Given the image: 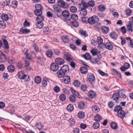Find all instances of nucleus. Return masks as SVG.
Masks as SVG:
<instances>
[{
  "label": "nucleus",
  "mask_w": 133,
  "mask_h": 133,
  "mask_svg": "<svg viewBox=\"0 0 133 133\" xmlns=\"http://www.w3.org/2000/svg\"><path fill=\"white\" fill-rule=\"evenodd\" d=\"M98 17L96 15H94L88 19V22L91 25H93L96 22H98L99 21Z\"/></svg>",
  "instance_id": "nucleus-1"
},
{
  "label": "nucleus",
  "mask_w": 133,
  "mask_h": 133,
  "mask_svg": "<svg viewBox=\"0 0 133 133\" xmlns=\"http://www.w3.org/2000/svg\"><path fill=\"white\" fill-rule=\"evenodd\" d=\"M36 10L34 11V14L36 13L39 14H42V10L43 9L42 6L40 4H38L36 5L35 6Z\"/></svg>",
  "instance_id": "nucleus-2"
},
{
  "label": "nucleus",
  "mask_w": 133,
  "mask_h": 133,
  "mask_svg": "<svg viewBox=\"0 0 133 133\" xmlns=\"http://www.w3.org/2000/svg\"><path fill=\"white\" fill-rule=\"evenodd\" d=\"M54 10L56 12L57 14L58 17H59V16L58 14H60L61 12V8L60 6L55 5L53 6Z\"/></svg>",
  "instance_id": "nucleus-3"
},
{
  "label": "nucleus",
  "mask_w": 133,
  "mask_h": 133,
  "mask_svg": "<svg viewBox=\"0 0 133 133\" xmlns=\"http://www.w3.org/2000/svg\"><path fill=\"white\" fill-rule=\"evenodd\" d=\"M59 68V66L56 63H52L50 66V69L53 71H57Z\"/></svg>",
  "instance_id": "nucleus-4"
},
{
  "label": "nucleus",
  "mask_w": 133,
  "mask_h": 133,
  "mask_svg": "<svg viewBox=\"0 0 133 133\" xmlns=\"http://www.w3.org/2000/svg\"><path fill=\"white\" fill-rule=\"evenodd\" d=\"M66 73L61 69L58 70L57 72V75L59 78H62L64 77Z\"/></svg>",
  "instance_id": "nucleus-5"
},
{
  "label": "nucleus",
  "mask_w": 133,
  "mask_h": 133,
  "mask_svg": "<svg viewBox=\"0 0 133 133\" xmlns=\"http://www.w3.org/2000/svg\"><path fill=\"white\" fill-rule=\"evenodd\" d=\"M125 113L124 111L122 110L119 111L117 112V115L118 117L121 118L122 119H123L125 117Z\"/></svg>",
  "instance_id": "nucleus-6"
},
{
  "label": "nucleus",
  "mask_w": 133,
  "mask_h": 133,
  "mask_svg": "<svg viewBox=\"0 0 133 133\" xmlns=\"http://www.w3.org/2000/svg\"><path fill=\"white\" fill-rule=\"evenodd\" d=\"M119 91L118 92L114 93L112 96V98L114 100L117 101L119 99Z\"/></svg>",
  "instance_id": "nucleus-7"
},
{
  "label": "nucleus",
  "mask_w": 133,
  "mask_h": 133,
  "mask_svg": "<svg viewBox=\"0 0 133 133\" xmlns=\"http://www.w3.org/2000/svg\"><path fill=\"white\" fill-rule=\"evenodd\" d=\"M42 14H39L36 13L35 14L37 16V22H42L44 20V17L41 15Z\"/></svg>",
  "instance_id": "nucleus-8"
},
{
  "label": "nucleus",
  "mask_w": 133,
  "mask_h": 133,
  "mask_svg": "<svg viewBox=\"0 0 133 133\" xmlns=\"http://www.w3.org/2000/svg\"><path fill=\"white\" fill-rule=\"evenodd\" d=\"M56 63L58 65H62L64 63V61L63 59L60 58H56L55 60Z\"/></svg>",
  "instance_id": "nucleus-9"
},
{
  "label": "nucleus",
  "mask_w": 133,
  "mask_h": 133,
  "mask_svg": "<svg viewBox=\"0 0 133 133\" xmlns=\"http://www.w3.org/2000/svg\"><path fill=\"white\" fill-rule=\"evenodd\" d=\"M3 42L4 43V46L3 47V48L4 50H7L9 48V45L8 42L6 39H3Z\"/></svg>",
  "instance_id": "nucleus-10"
},
{
  "label": "nucleus",
  "mask_w": 133,
  "mask_h": 133,
  "mask_svg": "<svg viewBox=\"0 0 133 133\" xmlns=\"http://www.w3.org/2000/svg\"><path fill=\"white\" fill-rule=\"evenodd\" d=\"M80 15L81 16H86L87 14V11L84 8H81L79 11Z\"/></svg>",
  "instance_id": "nucleus-11"
},
{
  "label": "nucleus",
  "mask_w": 133,
  "mask_h": 133,
  "mask_svg": "<svg viewBox=\"0 0 133 133\" xmlns=\"http://www.w3.org/2000/svg\"><path fill=\"white\" fill-rule=\"evenodd\" d=\"M70 78L68 76H66L63 77L62 80V81L65 84H68L70 81Z\"/></svg>",
  "instance_id": "nucleus-12"
},
{
  "label": "nucleus",
  "mask_w": 133,
  "mask_h": 133,
  "mask_svg": "<svg viewBox=\"0 0 133 133\" xmlns=\"http://www.w3.org/2000/svg\"><path fill=\"white\" fill-rule=\"evenodd\" d=\"M66 73L67 72H68L69 71V66L67 65H64L61 67V69Z\"/></svg>",
  "instance_id": "nucleus-13"
},
{
  "label": "nucleus",
  "mask_w": 133,
  "mask_h": 133,
  "mask_svg": "<svg viewBox=\"0 0 133 133\" xmlns=\"http://www.w3.org/2000/svg\"><path fill=\"white\" fill-rule=\"evenodd\" d=\"M63 16L65 18H67L69 16V11L64 10L62 13Z\"/></svg>",
  "instance_id": "nucleus-14"
},
{
  "label": "nucleus",
  "mask_w": 133,
  "mask_h": 133,
  "mask_svg": "<svg viewBox=\"0 0 133 133\" xmlns=\"http://www.w3.org/2000/svg\"><path fill=\"white\" fill-rule=\"evenodd\" d=\"M63 41L65 43H69V39L68 36H64L61 37Z\"/></svg>",
  "instance_id": "nucleus-15"
},
{
  "label": "nucleus",
  "mask_w": 133,
  "mask_h": 133,
  "mask_svg": "<svg viewBox=\"0 0 133 133\" xmlns=\"http://www.w3.org/2000/svg\"><path fill=\"white\" fill-rule=\"evenodd\" d=\"M53 54L52 51L50 50H48L46 52V55L48 57L51 58L52 57Z\"/></svg>",
  "instance_id": "nucleus-16"
},
{
  "label": "nucleus",
  "mask_w": 133,
  "mask_h": 133,
  "mask_svg": "<svg viewBox=\"0 0 133 133\" xmlns=\"http://www.w3.org/2000/svg\"><path fill=\"white\" fill-rule=\"evenodd\" d=\"M88 79L89 81L90 82H93L94 80L95 77L93 74L90 73L88 75Z\"/></svg>",
  "instance_id": "nucleus-17"
},
{
  "label": "nucleus",
  "mask_w": 133,
  "mask_h": 133,
  "mask_svg": "<svg viewBox=\"0 0 133 133\" xmlns=\"http://www.w3.org/2000/svg\"><path fill=\"white\" fill-rule=\"evenodd\" d=\"M88 95L90 98H93L95 97L96 93L95 92L93 91H91L89 92Z\"/></svg>",
  "instance_id": "nucleus-18"
},
{
  "label": "nucleus",
  "mask_w": 133,
  "mask_h": 133,
  "mask_svg": "<svg viewBox=\"0 0 133 133\" xmlns=\"http://www.w3.org/2000/svg\"><path fill=\"white\" fill-rule=\"evenodd\" d=\"M99 51L97 50V49H93L91 51V53L94 56L99 55Z\"/></svg>",
  "instance_id": "nucleus-19"
},
{
  "label": "nucleus",
  "mask_w": 133,
  "mask_h": 133,
  "mask_svg": "<svg viewBox=\"0 0 133 133\" xmlns=\"http://www.w3.org/2000/svg\"><path fill=\"white\" fill-rule=\"evenodd\" d=\"M105 47L107 49L110 50L112 49L113 46L110 43H107L105 44Z\"/></svg>",
  "instance_id": "nucleus-20"
},
{
  "label": "nucleus",
  "mask_w": 133,
  "mask_h": 133,
  "mask_svg": "<svg viewBox=\"0 0 133 133\" xmlns=\"http://www.w3.org/2000/svg\"><path fill=\"white\" fill-rule=\"evenodd\" d=\"M92 111L95 113L98 112L99 111V108L96 105L92 106Z\"/></svg>",
  "instance_id": "nucleus-21"
},
{
  "label": "nucleus",
  "mask_w": 133,
  "mask_h": 133,
  "mask_svg": "<svg viewBox=\"0 0 133 133\" xmlns=\"http://www.w3.org/2000/svg\"><path fill=\"white\" fill-rule=\"evenodd\" d=\"M64 55L65 57H66L67 60L68 61L70 62L71 61H72V58L71 57V56L70 54L66 52L65 53Z\"/></svg>",
  "instance_id": "nucleus-22"
},
{
  "label": "nucleus",
  "mask_w": 133,
  "mask_h": 133,
  "mask_svg": "<svg viewBox=\"0 0 133 133\" xmlns=\"http://www.w3.org/2000/svg\"><path fill=\"white\" fill-rule=\"evenodd\" d=\"M6 57L5 55L3 54V55H0V62H4L6 60Z\"/></svg>",
  "instance_id": "nucleus-23"
},
{
  "label": "nucleus",
  "mask_w": 133,
  "mask_h": 133,
  "mask_svg": "<svg viewBox=\"0 0 133 133\" xmlns=\"http://www.w3.org/2000/svg\"><path fill=\"white\" fill-rule=\"evenodd\" d=\"M25 75L23 71H21L18 72V76L19 78L22 79Z\"/></svg>",
  "instance_id": "nucleus-24"
},
{
  "label": "nucleus",
  "mask_w": 133,
  "mask_h": 133,
  "mask_svg": "<svg viewBox=\"0 0 133 133\" xmlns=\"http://www.w3.org/2000/svg\"><path fill=\"white\" fill-rule=\"evenodd\" d=\"M15 69V67L12 65H10L8 66V70L9 72H12Z\"/></svg>",
  "instance_id": "nucleus-25"
},
{
  "label": "nucleus",
  "mask_w": 133,
  "mask_h": 133,
  "mask_svg": "<svg viewBox=\"0 0 133 133\" xmlns=\"http://www.w3.org/2000/svg\"><path fill=\"white\" fill-rule=\"evenodd\" d=\"M74 109L73 106L72 104H69L67 107V109L68 111H69L70 112H71L73 111Z\"/></svg>",
  "instance_id": "nucleus-26"
},
{
  "label": "nucleus",
  "mask_w": 133,
  "mask_h": 133,
  "mask_svg": "<svg viewBox=\"0 0 133 133\" xmlns=\"http://www.w3.org/2000/svg\"><path fill=\"white\" fill-rule=\"evenodd\" d=\"M57 4L58 6H60L61 7H63L65 5V3L64 1L61 0H59Z\"/></svg>",
  "instance_id": "nucleus-27"
},
{
  "label": "nucleus",
  "mask_w": 133,
  "mask_h": 133,
  "mask_svg": "<svg viewBox=\"0 0 133 133\" xmlns=\"http://www.w3.org/2000/svg\"><path fill=\"white\" fill-rule=\"evenodd\" d=\"M110 36L111 38L114 39H116L118 36L114 32H113L111 33Z\"/></svg>",
  "instance_id": "nucleus-28"
},
{
  "label": "nucleus",
  "mask_w": 133,
  "mask_h": 133,
  "mask_svg": "<svg viewBox=\"0 0 133 133\" xmlns=\"http://www.w3.org/2000/svg\"><path fill=\"white\" fill-rule=\"evenodd\" d=\"M82 57L87 60H89L91 58V55L88 53H86L85 55H82Z\"/></svg>",
  "instance_id": "nucleus-29"
},
{
  "label": "nucleus",
  "mask_w": 133,
  "mask_h": 133,
  "mask_svg": "<svg viewBox=\"0 0 133 133\" xmlns=\"http://www.w3.org/2000/svg\"><path fill=\"white\" fill-rule=\"evenodd\" d=\"M20 31L23 33H26L30 32V30L25 27H22L20 30Z\"/></svg>",
  "instance_id": "nucleus-30"
},
{
  "label": "nucleus",
  "mask_w": 133,
  "mask_h": 133,
  "mask_svg": "<svg viewBox=\"0 0 133 133\" xmlns=\"http://www.w3.org/2000/svg\"><path fill=\"white\" fill-rule=\"evenodd\" d=\"M36 25L37 28L40 29L43 26V24L42 22H37V23H36Z\"/></svg>",
  "instance_id": "nucleus-31"
},
{
  "label": "nucleus",
  "mask_w": 133,
  "mask_h": 133,
  "mask_svg": "<svg viewBox=\"0 0 133 133\" xmlns=\"http://www.w3.org/2000/svg\"><path fill=\"white\" fill-rule=\"evenodd\" d=\"M17 2L15 0H13L12 2L11 6L15 8L17 7Z\"/></svg>",
  "instance_id": "nucleus-32"
},
{
  "label": "nucleus",
  "mask_w": 133,
  "mask_h": 133,
  "mask_svg": "<svg viewBox=\"0 0 133 133\" xmlns=\"http://www.w3.org/2000/svg\"><path fill=\"white\" fill-rule=\"evenodd\" d=\"M2 19L4 21H7L8 19V15L4 14H3L1 16Z\"/></svg>",
  "instance_id": "nucleus-33"
},
{
  "label": "nucleus",
  "mask_w": 133,
  "mask_h": 133,
  "mask_svg": "<svg viewBox=\"0 0 133 133\" xmlns=\"http://www.w3.org/2000/svg\"><path fill=\"white\" fill-rule=\"evenodd\" d=\"M98 9L99 11L103 12L105 10L106 8L104 5H101L99 6Z\"/></svg>",
  "instance_id": "nucleus-34"
},
{
  "label": "nucleus",
  "mask_w": 133,
  "mask_h": 133,
  "mask_svg": "<svg viewBox=\"0 0 133 133\" xmlns=\"http://www.w3.org/2000/svg\"><path fill=\"white\" fill-rule=\"evenodd\" d=\"M80 70L81 73L83 74H85L88 72V69L85 67H81L80 68Z\"/></svg>",
  "instance_id": "nucleus-35"
},
{
  "label": "nucleus",
  "mask_w": 133,
  "mask_h": 133,
  "mask_svg": "<svg viewBox=\"0 0 133 133\" xmlns=\"http://www.w3.org/2000/svg\"><path fill=\"white\" fill-rule=\"evenodd\" d=\"M35 126L36 128L39 130L43 127V125L41 123H37L36 124Z\"/></svg>",
  "instance_id": "nucleus-36"
},
{
  "label": "nucleus",
  "mask_w": 133,
  "mask_h": 133,
  "mask_svg": "<svg viewBox=\"0 0 133 133\" xmlns=\"http://www.w3.org/2000/svg\"><path fill=\"white\" fill-rule=\"evenodd\" d=\"M101 30L103 33L107 34L108 32L109 28L108 27L103 26L102 27Z\"/></svg>",
  "instance_id": "nucleus-37"
},
{
  "label": "nucleus",
  "mask_w": 133,
  "mask_h": 133,
  "mask_svg": "<svg viewBox=\"0 0 133 133\" xmlns=\"http://www.w3.org/2000/svg\"><path fill=\"white\" fill-rule=\"evenodd\" d=\"M41 77L39 76L36 77L35 79V81L38 84L41 82Z\"/></svg>",
  "instance_id": "nucleus-38"
},
{
  "label": "nucleus",
  "mask_w": 133,
  "mask_h": 133,
  "mask_svg": "<svg viewBox=\"0 0 133 133\" xmlns=\"http://www.w3.org/2000/svg\"><path fill=\"white\" fill-rule=\"evenodd\" d=\"M99 126V123L98 122H96L93 124V127L94 129H97Z\"/></svg>",
  "instance_id": "nucleus-39"
},
{
  "label": "nucleus",
  "mask_w": 133,
  "mask_h": 133,
  "mask_svg": "<svg viewBox=\"0 0 133 133\" xmlns=\"http://www.w3.org/2000/svg\"><path fill=\"white\" fill-rule=\"evenodd\" d=\"M78 117L81 119L84 118L85 116V114L83 112H80L78 114Z\"/></svg>",
  "instance_id": "nucleus-40"
},
{
  "label": "nucleus",
  "mask_w": 133,
  "mask_h": 133,
  "mask_svg": "<svg viewBox=\"0 0 133 133\" xmlns=\"http://www.w3.org/2000/svg\"><path fill=\"white\" fill-rule=\"evenodd\" d=\"M43 32L45 34H49V28L47 27H44L43 28Z\"/></svg>",
  "instance_id": "nucleus-41"
},
{
  "label": "nucleus",
  "mask_w": 133,
  "mask_h": 133,
  "mask_svg": "<svg viewBox=\"0 0 133 133\" xmlns=\"http://www.w3.org/2000/svg\"><path fill=\"white\" fill-rule=\"evenodd\" d=\"M85 106V104L82 102H79L78 104V107L80 109H83Z\"/></svg>",
  "instance_id": "nucleus-42"
},
{
  "label": "nucleus",
  "mask_w": 133,
  "mask_h": 133,
  "mask_svg": "<svg viewBox=\"0 0 133 133\" xmlns=\"http://www.w3.org/2000/svg\"><path fill=\"white\" fill-rule=\"evenodd\" d=\"M71 90L72 93L75 96L78 97L79 96V94L77 92L75 91L73 89L71 88Z\"/></svg>",
  "instance_id": "nucleus-43"
},
{
  "label": "nucleus",
  "mask_w": 133,
  "mask_h": 133,
  "mask_svg": "<svg viewBox=\"0 0 133 133\" xmlns=\"http://www.w3.org/2000/svg\"><path fill=\"white\" fill-rule=\"evenodd\" d=\"M126 14L127 16H130L132 13L131 10L129 8H127L125 10Z\"/></svg>",
  "instance_id": "nucleus-44"
},
{
  "label": "nucleus",
  "mask_w": 133,
  "mask_h": 133,
  "mask_svg": "<svg viewBox=\"0 0 133 133\" xmlns=\"http://www.w3.org/2000/svg\"><path fill=\"white\" fill-rule=\"evenodd\" d=\"M95 121L98 122L102 118V117L100 115L97 114L94 117Z\"/></svg>",
  "instance_id": "nucleus-45"
},
{
  "label": "nucleus",
  "mask_w": 133,
  "mask_h": 133,
  "mask_svg": "<svg viewBox=\"0 0 133 133\" xmlns=\"http://www.w3.org/2000/svg\"><path fill=\"white\" fill-rule=\"evenodd\" d=\"M70 101L72 102H74L76 100V97L73 95H71L69 97Z\"/></svg>",
  "instance_id": "nucleus-46"
},
{
  "label": "nucleus",
  "mask_w": 133,
  "mask_h": 133,
  "mask_svg": "<svg viewBox=\"0 0 133 133\" xmlns=\"http://www.w3.org/2000/svg\"><path fill=\"white\" fill-rule=\"evenodd\" d=\"M70 11L72 12H75L77 11V8L75 6H72L70 7Z\"/></svg>",
  "instance_id": "nucleus-47"
},
{
  "label": "nucleus",
  "mask_w": 133,
  "mask_h": 133,
  "mask_svg": "<svg viewBox=\"0 0 133 133\" xmlns=\"http://www.w3.org/2000/svg\"><path fill=\"white\" fill-rule=\"evenodd\" d=\"M79 32L82 35L86 37L88 36V34L86 31L83 30H81L79 31Z\"/></svg>",
  "instance_id": "nucleus-48"
},
{
  "label": "nucleus",
  "mask_w": 133,
  "mask_h": 133,
  "mask_svg": "<svg viewBox=\"0 0 133 133\" xmlns=\"http://www.w3.org/2000/svg\"><path fill=\"white\" fill-rule=\"evenodd\" d=\"M81 4L83 7V8H84L86 9L88 8V3H87L83 1H82V2Z\"/></svg>",
  "instance_id": "nucleus-49"
},
{
  "label": "nucleus",
  "mask_w": 133,
  "mask_h": 133,
  "mask_svg": "<svg viewBox=\"0 0 133 133\" xmlns=\"http://www.w3.org/2000/svg\"><path fill=\"white\" fill-rule=\"evenodd\" d=\"M124 91V90H122L119 91V96L120 97L125 99L126 98V96L122 92V91Z\"/></svg>",
  "instance_id": "nucleus-50"
},
{
  "label": "nucleus",
  "mask_w": 133,
  "mask_h": 133,
  "mask_svg": "<svg viewBox=\"0 0 133 133\" xmlns=\"http://www.w3.org/2000/svg\"><path fill=\"white\" fill-rule=\"evenodd\" d=\"M111 127L112 129H115L117 128L118 126L116 123L113 122L111 123Z\"/></svg>",
  "instance_id": "nucleus-51"
},
{
  "label": "nucleus",
  "mask_w": 133,
  "mask_h": 133,
  "mask_svg": "<svg viewBox=\"0 0 133 133\" xmlns=\"http://www.w3.org/2000/svg\"><path fill=\"white\" fill-rule=\"evenodd\" d=\"M59 98L60 100L62 101H64L66 98L65 95L63 94H62L59 96Z\"/></svg>",
  "instance_id": "nucleus-52"
},
{
  "label": "nucleus",
  "mask_w": 133,
  "mask_h": 133,
  "mask_svg": "<svg viewBox=\"0 0 133 133\" xmlns=\"http://www.w3.org/2000/svg\"><path fill=\"white\" fill-rule=\"evenodd\" d=\"M71 18L74 21H76L78 19V16L77 15L73 14L71 16Z\"/></svg>",
  "instance_id": "nucleus-53"
},
{
  "label": "nucleus",
  "mask_w": 133,
  "mask_h": 133,
  "mask_svg": "<svg viewBox=\"0 0 133 133\" xmlns=\"http://www.w3.org/2000/svg\"><path fill=\"white\" fill-rule=\"evenodd\" d=\"M73 84L74 86L76 87H79L80 84V82L77 80L74 81Z\"/></svg>",
  "instance_id": "nucleus-54"
},
{
  "label": "nucleus",
  "mask_w": 133,
  "mask_h": 133,
  "mask_svg": "<svg viewBox=\"0 0 133 133\" xmlns=\"http://www.w3.org/2000/svg\"><path fill=\"white\" fill-rule=\"evenodd\" d=\"M112 70L113 72L119 78H121V74L118 72L117 70L115 69H112Z\"/></svg>",
  "instance_id": "nucleus-55"
},
{
  "label": "nucleus",
  "mask_w": 133,
  "mask_h": 133,
  "mask_svg": "<svg viewBox=\"0 0 133 133\" xmlns=\"http://www.w3.org/2000/svg\"><path fill=\"white\" fill-rule=\"evenodd\" d=\"M32 47L34 48L35 51L36 52H38L39 51V49L37 46L34 43L32 45Z\"/></svg>",
  "instance_id": "nucleus-56"
},
{
  "label": "nucleus",
  "mask_w": 133,
  "mask_h": 133,
  "mask_svg": "<svg viewBox=\"0 0 133 133\" xmlns=\"http://www.w3.org/2000/svg\"><path fill=\"white\" fill-rule=\"evenodd\" d=\"M122 110V108L120 106H119L118 105H117L116 106L114 109V110L115 111L117 112L119 111Z\"/></svg>",
  "instance_id": "nucleus-57"
},
{
  "label": "nucleus",
  "mask_w": 133,
  "mask_h": 133,
  "mask_svg": "<svg viewBox=\"0 0 133 133\" xmlns=\"http://www.w3.org/2000/svg\"><path fill=\"white\" fill-rule=\"evenodd\" d=\"M88 6L92 7L95 5V2L93 1H91L88 2Z\"/></svg>",
  "instance_id": "nucleus-58"
},
{
  "label": "nucleus",
  "mask_w": 133,
  "mask_h": 133,
  "mask_svg": "<svg viewBox=\"0 0 133 133\" xmlns=\"http://www.w3.org/2000/svg\"><path fill=\"white\" fill-rule=\"evenodd\" d=\"M6 26V24L3 21H0V27L4 28Z\"/></svg>",
  "instance_id": "nucleus-59"
},
{
  "label": "nucleus",
  "mask_w": 133,
  "mask_h": 133,
  "mask_svg": "<svg viewBox=\"0 0 133 133\" xmlns=\"http://www.w3.org/2000/svg\"><path fill=\"white\" fill-rule=\"evenodd\" d=\"M88 19V18L87 17H82L81 18L82 21L83 22L85 23H88V21H87Z\"/></svg>",
  "instance_id": "nucleus-60"
},
{
  "label": "nucleus",
  "mask_w": 133,
  "mask_h": 133,
  "mask_svg": "<svg viewBox=\"0 0 133 133\" xmlns=\"http://www.w3.org/2000/svg\"><path fill=\"white\" fill-rule=\"evenodd\" d=\"M70 125H74L75 123V120L72 118H71L69 120Z\"/></svg>",
  "instance_id": "nucleus-61"
},
{
  "label": "nucleus",
  "mask_w": 133,
  "mask_h": 133,
  "mask_svg": "<svg viewBox=\"0 0 133 133\" xmlns=\"http://www.w3.org/2000/svg\"><path fill=\"white\" fill-rule=\"evenodd\" d=\"M98 45L102 44L103 43L102 38L101 37H98L97 39Z\"/></svg>",
  "instance_id": "nucleus-62"
},
{
  "label": "nucleus",
  "mask_w": 133,
  "mask_h": 133,
  "mask_svg": "<svg viewBox=\"0 0 133 133\" xmlns=\"http://www.w3.org/2000/svg\"><path fill=\"white\" fill-rule=\"evenodd\" d=\"M87 86L84 85H82L81 87V89L83 91H86L87 90Z\"/></svg>",
  "instance_id": "nucleus-63"
},
{
  "label": "nucleus",
  "mask_w": 133,
  "mask_h": 133,
  "mask_svg": "<svg viewBox=\"0 0 133 133\" xmlns=\"http://www.w3.org/2000/svg\"><path fill=\"white\" fill-rule=\"evenodd\" d=\"M22 79H24L26 81H29L30 80V79L29 78V76L25 74Z\"/></svg>",
  "instance_id": "nucleus-64"
}]
</instances>
